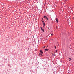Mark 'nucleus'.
I'll return each mask as SVG.
<instances>
[{"label":"nucleus","mask_w":74,"mask_h":74,"mask_svg":"<svg viewBox=\"0 0 74 74\" xmlns=\"http://www.w3.org/2000/svg\"><path fill=\"white\" fill-rule=\"evenodd\" d=\"M40 54H39V55H41V56H42V53H43V51H42V50H40Z\"/></svg>","instance_id":"nucleus-1"},{"label":"nucleus","mask_w":74,"mask_h":74,"mask_svg":"<svg viewBox=\"0 0 74 74\" xmlns=\"http://www.w3.org/2000/svg\"><path fill=\"white\" fill-rule=\"evenodd\" d=\"M44 18H45V19H46L47 20H48V18H47V17L45 16L44 17Z\"/></svg>","instance_id":"nucleus-2"},{"label":"nucleus","mask_w":74,"mask_h":74,"mask_svg":"<svg viewBox=\"0 0 74 74\" xmlns=\"http://www.w3.org/2000/svg\"><path fill=\"white\" fill-rule=\"evenodd\" d=\"M41 29V30H42V31H43V32H44V29H42V27H41L40 28Z\"/></svg>","instance_id":"nucleus-3"},{"label":"nucleus","mask_w":74,"mask_h":74,"mask_svg":"<svg viewBox=\"0 0 74 74\" xmlns=\"http://www.w3.org/2000/svg\"><path fill=\"white\" fill-rule=\"evenodd\" d=\"M42 22H43V25H45V23H44V22H43V21H42Z\"/></svg>","instance_id":"nucleus-4"},{"label":"nucleus","mask_w":74,"mask_h":74,"mask_svg":"<svg viewBox=\"0 0 74 74\" xmlns=\"http://www.w3.org/2000/svg\"><path fill=\"white\" fill-rule=\"evenodd\" d=\"M56 21L57 23H58V18L56 19Z\"/></svg>","instance_id":"nucleus-5"},{"label":"nucleus","mask_w":74,"mask_h":74,"mask_svg":"<svg viewBox=\"0 0 74 74\" xmlns=\"http://www.w3.org/2000/svg\"><path fill=\"white\" fill-rule=\"evenodd\" d=\"M45 51H48V49H45Z\"/></svg>","instance_id":"nucleus-6"},{"label":"nucleus","mask_w":74,"mask_h":74,"mask_svg":"<svg viewBox=\"0 0 74 74\" xmlns=\"http://www.w3.org/2000/svg\"><path fill=\"white\" fill-rule=\"evenodd\" d=\"M54 47H55V49H56V46H55Z\"/></svg>","instance_id":"nucleus-7"},{"label":"nucleus","mask_w":74,"mask_h":74,"mask_svg":"<svg viewBox=\"0 0 74 74\" xmlns=\"http://www.w3.org/2000/svg\"><path fill=\"white\" fill-rule=\"evenodd\" d=\"M69 59H70V60H72L71 58H69Z\"/></svg>","instance_id":"nucleus-8"},{"label":"nucleus","mask_w":74,"mask_h":74,"mask_svg":"<svg viewBox=\"0 0 74 74\" xmlns=\"http://www.w3.org/2000/svg\"><path fill=\"white\" fill-rule=\"evenodd\" d=\"M45 48V46H44L43 47V48Z\"/></svg>","instance_id":"nucleus-9"},{"label":"nucleus","mask_w":74,"mask_h":74,"mask_svg":"<svg viewBox=\"0 0 74 74\" xmlns=\"http://www.w3.org/2000/svg\"><path fill=\"white\" fill-rule=\"evenodd\" d=\"M51 36H53V34H51Z\"/></svg>","instance_id":"nucleus-10"},{"label":"nucleus","mask_w":74,"mask_h":74,"mask_svg":"<svg viewBox=\"0 0 74 74\" xmlns=\"http://www.w3.org/2000/svg\"><path fill=\"white\" fill-rule=\"evenodd\" d=\"M56 52H58V50H56Z\"/></svg>","instance_id":"nucleus-11"},{"label":"nucleus","mask_w":74,"mask_h":74,"mask_svg":"<svg viewBox=\"0 0 74 74\" xmlns=\"http://www.w3.org/2000/svg\"><path fill=\"white\" fill-rule=\"evenodd\" d=\"M42 20H43V18H42Z\"/></svg>","instance_id":"nucleus-12"},{"label":"nucleus","mask_w":74,"mask_h":74,"mask_svg":"<svg viewBox=\"0 0 74 74\" xmlns=\"http://www.w3.org/2000/svg\"><path fill=\"white\" fill-rule=\"evenodd\" d=\"M69 61H70V60H69Z\"/></svg>","instance_id":"nucleus-13"}]
</instances>
